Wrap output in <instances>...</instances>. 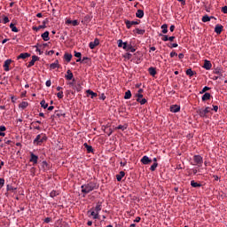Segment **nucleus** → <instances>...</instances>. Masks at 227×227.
I'll use <instances>...</instances> for the list:
<instances>
[{"instance_id":"nucleus-62","label":"nucleus","mask_w":227,"mask_h":227,"mask_svg":"<svg viewBox=\"0 0 227 227\" xmlns=\"http://www.w3.org/2000/svg\"><path fill=\"white\" fill-rule=\"evenodd\" d=\"M54 54V51H50L49 52H48V56H52Z\"/></svg>"},{"instance_id":"nucleus-37","label":"nucleus","mask_w":227,"mask_h":227,"mask_svg":"<svg viewBox=\"0 0 227 227\" xmlns=\"http://www.w3.org/2000/svg\"><path fill=\"white\" fill-rule=\"evenodd\" d=\"M7 191H11L12 192H13V191H17V187H13V186L8 184Z\"/></svg>"},{"instance_id":"nucleus-5","label":"nucleus","mask_w":227,"mask_h":227,"mask_svg":"<svg viewBox=\"0 0 227 227\" xmlns=\"http://www.w3.org/2000/svg\"><path fill=\"white\" fill-rule=\"evenodd\" d=\"M12 63H13V60H12V59H9L4 61V72H10V66Z\"/></svg>"},{"instance_id":"nucleus-57","label":"nucleus","mask_w":227,"mask_h":227,"mask_svg":"<svg viewBox=\"0 0 227 227\" xmlns=\"http://www.w3.org/2000/svg\"><path fill=\"white\" fill-rule=\"evenodd\" d=\"M218 109H219V106H213V111H215V113H217Z\"/></svg>"},{"instance_id":"nucleus-47","label":"nucleus","mask_w":227,"mask_h":227,"mask_svg":"<svg viewBox=\"0 0 227 227\" xmlns=\"http://www.w3.org/2000/svg\"><path fill=\"white\" fill-rule=\"evenodd\" d=\"M3 185H4V179L0 178V189H3Z\"/></svg>"},{"instance_id":"nucleus-45","label":"nucleus","mask_w":227,"mask_h":227,"mask_svg":"<svg viewBox=\"0 0 227 227\" xmlns=\"http://www.w3.org/2000/svg\"><path fill=\"white\" fill-rule=\"evenodd\" d=\"M64 58H73V55H72V53L66 52V53L64 54Z\"/></svg>"},{"instance_id":"nucleus-23","label":"nucleus","mask_w":227,"mask_h":227,"mask_svg":"<svg viewBox=\"0 0 227 227\" xmlns=\"http://www.w3.org/2000/svg\"><path fill=\"white\" fill-rule=\"evenodd\" d=\"M83 146H85L88 153H91V152H93V147L91 145H88L87 143L83 144Z\"/></svg>"},{"instance_id":"nucleus-42","label":"nucleus","mask_w":227,"mask_h":227,"mask_svg":"<svg viewBox=\"0 0 227 227\" xmlns=\"http://www.w3.org/2000/svg\"><path fill=\"white\" fill-rule=\"evenodd\" d=\"M58 98H63V90H60L59 92L57 93Z\"/></svg>"},{"instance_id":"nucleus-28","label":"nucleus","mask_w":227,"mask_h":227,"mask_svg":"<svg viewBox=\"0 0 227 227\" xmlns=\"http://www.w3.org/2000/svg\"><path fill=\"white\" fill-rule=\"evenodd\" d=\"M194 74H196L194 71H192V69H187L186 70V75H189V77H192V75H194Z\"/></svg>"},{"instance_id":"nucleus-30","label":"nucleus","mask_w":227,"mask_h":227,"mask_svg":"<svg viewBox=\"0 0 227 227\" xmlns=\"http://www.w3.org/2000/svg\"><path fill=\"white\" fill-rule=\"evenodd\" d=\"M87 94L90 95L91 98H95V97H97V93L93 92L91 90H88Z\"/></svg>"},{"instance_id":"nucleus-43","label":"nucleus","mask_w":227,"mask_h":227,"mask_svg":"<svg viewBox=\"0 0 227 227\" xmlns=\"http://www.w3.org/2000/svg\"><path fill=\"white\" fill-rule=\"evenodd\" d=\"M208 90H210V87L206 86V87H204V88L202 89V90L200 91V93H206V91H208Z\"/></svg>"},{"instance_id":"nucleus-55","label":"nucleus","mask_w":227,"mask_h":227,"mask_svg":"<svg viewBox=\"0 0 227 227\" xmlns=\"http://www.w3.org/2000/svg\"><path fill=\"white\" fill-rule=\"evenodd\" d=\"M75 58H81V52L74 51Z\"/></svg>"},{"instance_id":"nucleus-27","label":"nucleus","mask_w":227,"mask_h":227,"mask_svg":"<svg viewBox=\"0 0 227 227\" xmlns=\"http://www.w3.org/2000/svg\"><path fill=\"white\" fill-rule=\"evenodd\" d=\"M192 187L197 188L201 187V184L200 183L195 182L194 180L191 181Z\"/></svg>"},{"instance_id":"nucleus-49","label":"nucleus","mask_w":227,"mask_h":227,"mask_svg":"<svg viewBox=\"0 0 227 227\" xmlns=\"http://www.w3.org/2000/svg\"><path fill=\"white\" fill-rule=\"evenodd\" d=\"M222 12H223V13L227 14V6L222 7Z\"/></svg>"},{"instance_id":"nucleus-35","label":"nucleus","mask_w":227,"mask_h":227,"mask_svg":"<svg viewBox=\"0 0 227 227\" xmlns=\"http://www.w3.org/2000/svg\"><path fill=\"white\" fill-rule=\"evenodd\" d=\"M202 22H210V17H208V15L203 16Z\"/></svg>"},{"instance_id":"nucleus-2","label":"nucleus","mask_w":227,"mask_h":227,"mask_svg":"<svg viewBox=\"0 0 227 227\" xmlns=\"http://www.w3.org/2000/svg\"><path fill=\"white\" fill-rule=\"evenodd\" d=\"M102 210V202H98L94 208V211H91L90 215L93 216V219H98L100 215L98 213Z\"/></svg>"},{"instance_id":"nucleus-56","label":"nucleus","mask_w":227,"mask_h":227,"mask_svg":"<svg viewBox=\"0 0 227 227\" xmlns=\"http://www.w3.org/2000/svg\"><path fill=\"white\" fill-rule=\"evenodd\" d=\"M4 130H6V127L1 126L0 127V132H4Z\"/></svg>"},{"instance_id":"nucleus-36","label":"nucleus","mask_w":227,"mask_h":227,"mask_svg":"<svg viewBox=\"0 0 227 227\" xmlns=\"http://www.w3.org/2000/svg\"><path fill=\"white\" fill-rule=\"evenodd\" d=\"M59 194V192H58L57 191H52L50 193L51 198H56V196H58Z\"/></svg>"},{"instance_id":"nucleus-63","label":"nucleus","mask_w":227,"mask_h":227,"mask_svg":"<svg viewBox=\"0 0 227 227\" xmlns=\"http://www.w3.org/2000/svg\"><path fill=\"white\" fill-rule=\"evenodd\" d=\"M136 97H137V98H143V94H137Z\"/></svg>"},{"instance_id":"nucleus-10","label":"nucleus","mask_w":227,"mask_h":227,"mask_svg":"<svg viewBox=\"0 0 227 227\" xmlns=\"http://www.w3.org/2000/svg\"><path fill=\"white\" fill-rule=\"evenodd\" d=\"M194 162L196 164H203V158L200 155L194 156Z\"/></svg>"},{"instance_id":"nucleus-46","label":"nucleus","mask_w":227,"mask_h":227,"mask_svg":"<svg viewBox=\"0 0 227 227\" xmlns=\"http://www.w3.org/2000/svg\"><path fill=\"white\" fill-rule=\"evenodd\" d=\"M71 24L73 26H79V21L77 20H72Z\"/></svg>"},{"instance_id":"nucleus-3","label":"nucleus","mask_w":227,"mask_h":227,"mask_svg":"<svg viewBox=\"0 0 227 227\" xmlns=\"http://www.w3.org/2000/svg\"><path fill=\"white\" fill-rule=\"evenodd\" d=\"M117 43H118V47L121 48L124 50V51H129L130 49V43H127V42H124L121 40V39H119L117 41Z\"/></svg>"},{"instance_id":"nucleus-20","label":"nucleus","mask_w":227,"mask_h":227,"mask_svg":"<svg viewBox=\"0 0 227 227\" xmlns=\"http://www.w3.org/2000/svg\"><path fill=\"white\" fill-rule=\"evenodd\" d=\"M38 59H39L38 58H33L32 60L28 63L27 68H31V67H33L35 63L38 61Z\"/></svg>"},{"instance_id":"nucleus-39","label":"nucleus","mask_w":227,"mask_h":227,"mask_svg":"<svg viewBox=\"0 0 227 227\" xmlns=\"http://www.w3.org/2000/svg\"><path fill=\"white\" fill-rule=\"evenodd\" d=\"M125 129H127V127L122 126V125H119L118 127H116L114 129V130H125Z\"/></svg>"},{"instance_id":"nucleus-34","label":"nucleus","mask_w":227,"mask_h":227,"mask_svg":"<svg viewBox=\"0 0 227 227\" xmlns=\"http://www.w3.org/2000/svg\"><path fill=\"white\" fill-rule=\"evenodd\" d=\"M41 106L43 107V109H47L49 107V104L45 103V100L41 101Z\"/></svg>"},{"instance_id":"nucleus-4","label":"nucleus","mask_w":227,"mask_h":227,"mask_svg":"<svg viewBox=\"0 0 227 227\" xmlns=\"http://www.w3.org/2000/svg\"><path fill=\"white\" fill-rule=\"evenodd\" d=\"M197 113L199 114V115L201 118H205L207 117V114H208V113H210V107H206L205 109H200L197 111Z\"/></svg>"},{"instance_id":"nucleus-41","label":"nucleus","mask_w":227,"mask_h":227,"mask_svg":"<svg viewBox=\"0 0 227 227\" xmlns=\"http://www.w3.org/2000/svg\"><path fill=\"white\" fill-rule=\"evenodd\" d=\"M18 58H29V54L27 53H21L18 56Z\"/></svg>"},{"instance_id":"nucleus-44","label":"nucleus","mask_w":227,"mask_h":227,"mask_svg":"<svg viewBox=\"0 0 227 227\" xmlns=\"http://www.w3.org/2000/svg\"><path fill=\"white\" fill-rule=\"evenodd\" d=\"M10 22V19L7 16H4V24H8Z\"/></svg>"},{"instance_id":"nucleus-48","label":"nucleus","mask_w":227,"mask_h":227,"mask_svg":"<svg viewBox=\"0 0 227 227\" xmlns=\"http://www.w3.org/2000/svg\"><path fill=\"white\" fill-rule=\"evenodd\" d=\"M185 168V166H184V163L183 164H179L177 167H176V169H184Z\"/></svg>"},{"instance_id":"nucleus-13","label":"nucleus","mask_w":227,"mask_h":227,"mask_svg":"<svg viewBox=\"0 0 227 227\" xmlns=\"http://www.w3.org/2000/svg\"><path fill=\"white\" fill-rule=\"evenodd\" d=\"M30 162H34L35 164H38V156L35 155V153H31Z\"/></svg>"},{"instance_id":"nucleus-17","label":"nucleus","mask_w":227,"mask_h":227,"mask_svg":"<svg viewBox=\"0 0 227 227\" xmlns=\"http://www.w3.org/2000/svg\"><path fill=\"white\" fill-rule=\"evenodd\" d=\"M148 72L150 75H153V77H155V75H157V70L155 69V67H149Z\"/></svg>"},{"instance_id":"nucleus-52","label":"nucleus","mask_w":227,"mask_h":227,"mask_svg":"<svg viewBox=\"0 0 227 227\" xmlns=\"http://www.w3.org/2000/svg\"><path fill=\"white\" fill-rule=\"evenodd\" d=\"M129 52H136V49L132 47V44L130 45V48L129 49Z\"/></svg>"},{"instance_id":"nucleus-31","label":"nucleus","mask_w":227,"mask_h":227,"mask_svg":"<svg viewBox=\"0 0 227 227\" xmlns=\"http://www.w3.org/2000/svg\"><path fill=\"white\" fill-rule=\"evenodd\" d=\"M34 143H37V145L39 143H42V135H37V137H35V139L34 140Z\"/></svg>"},{"instance_id":"nucleus-50","label":"nucleus","mask_w":227,"mask_h":227,"mask_svg":"<svg viewBox=\"0 0 227 227\" xmlns=\"http://www.w3.org/2000/svg\"><path fill=\"white\" fill-rule=\"evenodd\" d=\"M60 114L59 112L56 111L55 114L53 115V118H59Z\"/></svg>"},{"instance_id":"nucleus-59","label":"nucleus","mask_w":227,"mask_h":227,"mask_svg":"<svg viewBox=\"0 0 227 227\" xmlns=\"http://www.w3.org/2000/svg\"><path fill=\"white\" fill-rule=\"evenodd\" d=\"M42 143H43V141H47V137H45V135L43 136V137L41 138Z\"/></svg>"},{"instance_id":"nucleus-1","label":"nucleus","mask_w":227,"mask_h":227,"mask_svg":"<svg viewBox=\"0 0 227 227\" xmlns=\"http://www.w3.org/2000/svg\"><path fill=\"white\" fill-rule=\"evenodd\" d=\"M95 189H98L97 184L90 182L82 186V192L88 194L89 192H91V191H95Z\"/></svg>"},{"instance_id":"nucleus-8","label":"nucleus","mask_w":227,"mask_h":227,"mask_svg":"<svg viewBox=\"0 0 227 227\" xmlns=\"http://www.w3.org/2000/svg\"><path fill=\"white\" fill-rule=\"evenodd\" d=\"M141 162H142V164L148 165V164H152V160H150V158H148V156H144L141 159Z\"/></svg>"},{"instance_id":"nucleus-54","label":"nucleus","mask_w":227,"mask_h":227,"mask_svg":"<svg viewBox=\"0 0 227 227\" xmlns=\"http://www.w3.org/2000/svg\"><path fill=\"white\" fill-rule=\"evenodd\" d=\"M162 40L163 42H168V40H169V37L168 35H163Z\"/></svg>"},{"instance_id":"nucleus-33","label":"nucleus","mask_w":227,"mask_h":227,"mask_svg":"<svg viewBox=\"0 0 227 227\" xmlns=\"http://www.w3.org/2000/svg\"><path fill=\"white\" fill-rule=\"evenodd\" d=\"M45 27V25H40L39 27H33L34 31H40V29H43Z\"/></svg>"},{"instance_id":"nucleus-51","label":"nucleus","mask_w":227,"mask_h":227,"mask_svg":"<svg viewBox=\"0 0 227 227\" xmlns=\"http://www.w3.org/2000/svg\"><path fill=\"white\" fill-rule=\"evenodd\" d=\"M60 227H68V223H67L66 222H62Z\"/></svg>"},{"instance_id":"nucleus-61","label":"nucleus","mask_w":227,"mask_h":227,"mask_svg":"<svg viewBox=\"0 0 227 227\" xmlns=\"http://www.w3.org/2000/svg\"><path fill=\"white\" fill-rule=\"evenodd\" d=\"M170 31H171V33H173V31H175V26L174 25L170 26Z\"/></svg>"},{"instance_id":"nucleus-21","label":"nucleus","mask_w":227,"mask_h":227,"mask_svg":"<svg viewBox=\"0 0 227 227\" xmlns=\"http://www.w3.org/2000/svg\"><path fill=\"white\" fill-rule=\"evenodd\" d=\"M66 79H67V81H72V79H74V74L72 71L67 70V75H66Z\"/></svg>"},{"instance_id":"nucleus-58","label":"nucleus","mask_w":227,"mask_h":227,"mask_svg":"<svg viewBox=\"0 0 227 227\" xmlns=\"http://www.w3.org/2000/svg\"><path fill=\"white\" fill-rule=\"evenodd\" d=\"M141 221V217L137 216L135 220L134 223H139Z\"/></svg>"},{"instance_id":"nucleus-6","label":"nucleus","mask_w":227,"mask_h":227,"mask_svg":"<svg viewBox=\"0 0 227 227\" xmlns=\"http://www.w3.org/2000/svg\"><path fill=\"white\" fill-rule=\"evenodd\" d=\"M98 45H100V41L96 38L93 42L90 43L89 47L90 49H95V47H97Z\"/></svg>"},{"instance_id":"nucleus-12","label":"nucleus","mask_w":227,"mask_h":227,"mask_svg":"<svg viewBox=\"0 0 227 227\" xmlns=\"http://www.w3.org/2000/svg\"><path fill=\"white\" fill-rule=\"evenodd\" d=\"M171 113H178L180 111V106L173 105L170 106Z\"/></svg>"},{"instance_id":"nucleus-24","label":"nucleus","mask_w":227,"mask_h":227,"mask_svg":"<svg viewBox=\"0 0 227 227\" xmlns=\"http://www.w3.org/2000/svg\"><path fill=\"white\" fill-rule=\"evenodd\" d=\"M132 98V92H130V90H127L124 95L125 100H129V98Z\"/></svg>"},{"instance_id":"nucleus-60","label":"nucleus","mask_w":227,"mask_h":227,"mask_svg":"<svg viewBox=\"0 0 227 227\" xmlns=\"http://www.w3.org/2000/svg\"><path fill=\"white\" fill-rule=\"evenodd\" d=\"M51 217H47L44 219V223H51Z\"/></svg>"},{"instance_id":"nucleus-22","label":"nucleus","mask_w":227,"mask_h":227,"mask_svg":"<svg viewBox=\"0 0 227 227\" xmlns=\"http://www.w3.org/2000/svg\"><path fill=\"white\" fill-rule=\"evenodd\" d=\"M210 97H212L210 95V93L208 92H206L203 96H202V100L203 102L207 101V100H210Z\"/></svg>"},{"instance_id":"nucleus-26","label":"nucleus","mask_w":227,"mask_h":227,"mask_svg":"<svg viewBox=\"0 0 227 227\" xmlns=\"http://www.w3.org/2000/svg\"><path fill=\"white\" fill-rule=\"evenodd\" d=\"M134 33H137V35H145V29H140V28H136L134 30Z\"/></svg>"},{"instance_id":"nucleus-32","label":"nucleus","mask_w":227,"mask_h":227,"mask_svg":"<svg viewBox=\"0 0 227 227\" xmlns=\"http://www.w3.org/2000/svg\"><path fill=\"white\" fill-rule=\"evenodd\" d=\"M161 29H162L163 35H166V33H168V25L163 24V25L161 26Z\"/></svg>"},{"instance_id":"nucleus-25","label":"nucleus","mask_w":227,"mask_h":227,"mask_svg":"<svg viewBox=\"0 0 227 227\" xmlns=\"http://www.w3.org/2000/svg\"><path fill=\"white\" fill-rule=\"evenodd\" d=\"M10 28L12 29V31L13 33H19V28H17V27H15V25L13 23L10 24Z\"/></svg>"},{"instance_id":"nucleus-18","label":"nucleus","mask_w":227,"mask_h":227,"mask_svg":"<svg viewBox=\"0 0 227 227\" xmlns=\"http://www.w3.org/2000/svg\"><path fill=\"white\" fill-rule=\"evenodd\" d=\"M136 17H137V19H143V17H145V12H143V10H137Z\"/></svg>"},{"instance_id":"nucleus-29","label":"nucleus","mask_w":227,"mask_h":227,"mask_svg":"<svg viewBox=\"0 0 227 227\" xmlns=\"http://www.w3.org/2000/svg\"><path fill=\"white\" fill-rule=\"evenodd\" d=\"M27 106H29V104H28L27 102H26V101H23V102H21V103L20 104V107L21 109H26V107H27Z\"/></svg>"},{"instance_id":"nucleus-40","label":"nucleus","mask_w":227,"mask_h":227,"mask_svg":"<svg viewBox=\"0 0 227 227\" xmlns=\"http://www.w3.org/2000/svg\"><path fill=\"white\" fill-rule=\"evenodd\" d=\"M137 102H139L141 106H145V104H146V98H143L142 100H139V98H137Z\"/></svg>"},{"instance_id":"nucleus-14","label":"nucleus","mask_w":227,"mask_h":227,"mask_svg":"<svg viewBox=\"0 0 227 227\" xmlns=\"http://www.w3.org/2000/svg\"><path fill=\"white\" fill-rule=\"evenodd\" d=\"M41 36L44 42H49V40H51V37H49V31H45Z\"/></svg>"},{"instance_id":"nucleus-53","label":"nucleus","mask_w":227,"mask_h":227,"mask_svg":"<svg viewBox=\"0 0 227 227\" xmlns=\"http://www.w3.org/2000/svg\"><path fill=\"white\" fill-rule=\"evenodd\" d=\"M51 84H52V82H51V80H48V81L46 82V86H47L48 88H51Z\"/></svg>"},{"instance_id":"nucleus-16","label":"nucleus","mask_w":227,"mask_h":227,"mask_svg":"<svg viewBox=\"0 0 227 227\" xmlns=\"http://www.w3.org/2000/svg\"><path fill=\"white\" fill-rule=\"evenodd\" d=\"M76 63H83V64L90 63V58H83V59L79 58L76 60Z\"/></svg>"},{"instance_id":"nucleus-64","label":"nucleus","mask_w":227,"mask_h":227,"mask_svg":"<svg viewBox=\"0 0 227 227\" xmlns=\"http://www.w3.org/2000/svg\"><path fill=\"white\" fill-rule=\"evenodd\" d=\"M66 24H72V20H67Z\"/></svg>"},{"instance_id":"nucleus-11","label":"nucleus","mask_w":227,"mask_h":227,"mask_svg":"<svg viewBox=\"0 0 227 227\" xmlns=\"http://www.w3.org/2000/svg\"><path fill=\"white\" fill-rule=\"evenodd\" d=\"M203 68H205L206 70H210V68H212V63H210V61L205 59Z\"/></svg>"},{"instance_id":"nucleus-38","label":"nucleus","mask_w":227,"mask_h":227,"mask_svg":"<svg viewBox=\"0 0 227 227\" xmlns=\"http://www.w3.org/2000/svg\"><path fill=\"white\" fill-rule=\"evenodd\" d=\"M157 166H159V163L154 162V163L151 166V171H155V169H157Z\"/></svg>"},{"instance_id":"nucleus-19","label":"nucleus","mask_w":227,"mask_h":227,"mask_svg":"<svg viewBox=\"0 0 227 227\" xmlns=\"http://www.w3.org/2000/svg\"><path fill=\"white\" fill-rule=\"evenodd\" d=\"M125 176V172L121 171L118 175H116L117 182H121V178Z\"/></svg>"},{"instance_id":"nucleus-15","label":"nucleus","mask_w":227,"mask_h":227,"mask_svg":"<svg viewBox=\"0 0 227 227\" xmlns=\"http://www.w3.org/2000/svg\"><path fill=\"white\" fill-rule=\"evenodd\" d=\"M51 70H56V68H59V62L56 60L54 63L50 65Z\"/></svg>"},{"instance_id":"nucleus-9","label":"nucleus","mask_w":227,"mask_h":227,"mask_svg":"<svg viewBox=\"0 0 227 227\" xmlns=\"http://www.w3.org/2000/svg\"><path fill=\"white\" fill-rule=\"evenodd\" d=\"M223 25L217 24L215 27V33H216V35H221V33H223Z\"/></svg>"},{"instance_id":"nucleus-7","label":"nucleus","mask_w":227,"mask_h":227,"mask_svg":"<svg viewBox=\"0 0 227 227\" xmlns=\"http://www.w3.org/2000/svg\"><path fill=\"white\" fill-rule=\"evenodd\" d=\"M125 24L128 29H130L132 26H136L139 24L137 21H130V20H125Z\"/></svg>"}]
</instances>
